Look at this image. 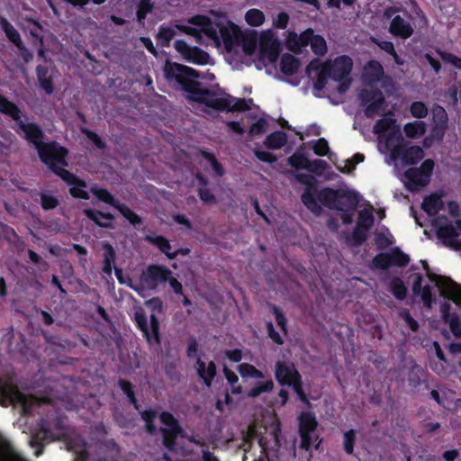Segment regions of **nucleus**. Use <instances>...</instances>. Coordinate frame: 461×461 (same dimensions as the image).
<instances>
[{"label": "nucleus", "mask_w": 461, "mask_h": 461, "mask_svg": "<svg viewBox=\"0 0 461 461\" xmlns=\"http://www.w3.org/2000/svg\"><path fill=\"white\" fill-rule=\"evenodd\" d=\"M240 375L244 378H263L264 374L262 371L256 368L253 365L249 363H242L238 366Z\"/></svg>", "instance_id": "nucleus-50"}, {"label": "nucleus", "mask_w": 461, "mask_h": 461, "mask_svg": "<svg viewBox=\"0 0 461 461\" xmlns=\"http://www.w3.org/2000/svg\"><path fill=\"white\" fill-rule=\"evenodd\" d=\"M162 435V444L169 451H174L176 446V439L179 436H183L184 429H160Z\"/></svg>", "instance_id": "nucleus-34"}, {"label": "nucleus", "mask_w": 461, "mask_h": 461, "mask_svg": "<svg viewBox=\"0 0 461 461\" xmlns=\"http://www.w3.org/2000/svg\"><path fill=\"white\" fill-rule=\"evenodd\" d=\"M383 76L384 68L382 65L378 61H369L366 77L369 80L370 84L379 82L382 79Z\"/></svg>", "instance_id": "nucleus-43"}, {"label": "nucleus", "mask_w": 461, "mask_h": 461, "mask_svg": "<svg viewBox=\"0 0 461 461\" xmlns=\"http://www.w3.org/2000/svg\"><path fill=\"white\" fill-rule=\"evenodd\" d=\"M294 178L300 184L306 185V189L301 196L302 203L315 215L321 214V207L315 198V194L319 193L315 177L306 173H296Z\"/></svg>", "instance_id": "nucleus-9"}, {"label": "nucleus", "mask_w": 461, "mask_h": 461, "mask_svg": "<svg viewBox=\"0 0 461 461\" xmlns=\"http://www.w3.org/2000/svg\"><path fill=\"white\" fill-rule=\"evenodd\" d=\"M0 461H29L17 452L11 442L0 435Z\"/></svg>", "instance_id": "nucleus-22"}, {"label": "nucleus", "mask_w": 461, "mask_h": 461, "mask_svg": "<svg viewBox=\"0 0 461 461\" xmlns=\"http://www.w3.org/2000/svg\"><path fill=\"white\" fill-rule=\"evenodd\" d=\"M430 282H435L440 291V295L453 301L456 305L461 303V286L450 278H447L436 274H429Z\"/></svg>", "instance_id": "nucleus-11"}, {"label": "nucleus", "mask_w": 461, "mask_h": 461, "mask_svg": "<svg viewBox=\"0 0 461 461\" xmlns=\"http://www.w3.org/2000/svg\"><path fill=\"white\" fill-rule=\"evenodd\" d=\"M117 211L133 226L140 225L143 221L142 218L130 209L125 203L118 205Z\"/></svg>", "instance_id": "nucleus-46"}, {"label": "nucleus", "mask_w": 461, "mask_h": 461, "mask_svg": "<svg viewBox=\"0 0 461 461\" xmlns=\"http://www.w3.org/2000/svg\"><path fill=\"white\" fill-rule=\"evenodd\" d=\"M0 397L11 402L23 400V394L10 378L0 377Z\"/></svg>", "instance_id": "nucleus-18"}, {"label": "nucleus", "mask_w": 461, "mask_h": 461, "mask_svg": "<svg viewBox=\"0 0 461 461\" xmlns=\"http://www.w3.org/2000/svg\"><path fill=\"white\" fill-rule=\"evenodd\" d=\"M372 262L375 268L381 270L388 269L390 267H392L390 252L378 253L377 255L375 256Z\"/></svg>", "instance_id": "nucleus-60"}, {"label": "nucleus", "mask_w": 461, "mask_h": 461, "mask_svg": "<svg viewBox=\"0 0 461 461\" xmlns=\"http://www.w3.org/2000/svg\"><path fill=\"white\" fill-rule=\"evenodd\" d=\"M141 420L145 422L146 431L153 435L156 431V426L154 424V420L157 416V412L152 409L144 410L140 411Z\"/></svg>", "instance_id": "nucleus-51"}, {"label": "nucleus", "mask_w": 461, "mask_h": 461, "mask_svg": "<svg viewBox=\"0 0 461 461\" xmlns=\"http://www.w3.org/2000/svg\"><path fill=\"white\" fill-rule=\"evenodd\" d=\"M390 291L393 295L399 301H402L406 298L407 288L400 277H393L391 280Z\"/></svg>", "instance_id": "nucleus-44"}, {"label": "nucleus", "mask_w": 461, "mask_h": 461, "mask_svg": "<svg viewBox=\"0 0 461 461\" xmlns=\"http://www.w3.org/2000/svg\"><path fill=\"white\" fill-rule=\"evenodd\" d=\"M301 375L294 363L278 360L275 364V378L281 386H288Z\"/></svg>", "instance_id": "nucleus-14"}, {"label": "nucleus", "mask_w": 461, "mask_h": 461, "mask_svg": "<svg viewBox=\"0 0 461 461\" xmlns=\"http://www.w3.org/2000/svg\"><path fill=\"white\" fill-rule=\"evenodd\" d=\"M69 188V194L76 199L88 200L90 198L89 193L86 190L87 183L85 181L84 186H81L78 183H73Z\"/></svg>", "instance_id": "nucleus-61"}, {"label": "nucleus", "mask_w": 461, "mask_h": 461, "mask_svg": "<svg viewBox=\"0 0 461 461\" xmlns=\"http://www.w3.org/2000/svg\"><path fill=\"white\" fill-rule=\"evenodd\" d=\"M176 32L171 27L160 26L158 32V40L161 47H169L172 39L175 37Z\"/></svg>", "instance_id": "nucleus-55"}, {"label": "nucleus", "mask_w": 461, "mask_h": 461, "mask_svg": "<svg viewBox=\"0 0 461 461\" xmlns=\"http://www.w3.org/2000/svg\"><path fill=\"white\" fill-rule=\"evenodd\" d=\"M413 32L411 24L401 15L393 17L389 26V32L392 35L406 40L413 34Z\"/></svg>", "instance_id": "nucleus-16"}, {"label": "nucleus", "mask_w": 461, "mask_h": 461, "mask_svg": "<svg viewBox=\"0 0 461 461\" xmlns=\"http://www.w3.org/2000/svg\"><path fill=\"white\" fill-rule=\"evenodd\" d=\"M164 75L168 82H175L181 86L182 89L189 94V99L199 104H203V101L212 95L211 87H203L202 84L195 80L199 77L198 72L185 65L176 62H166L164 65Z\"/></svg>", "instance_id": "nucleus-1"}, {"label": "nucleus", "mask_w": 461, "mask_h": 461, "mask_svg": "<svg viewBox=\"0 0 461 461\" xmlns=\"http://www.w3.org/2000/svg\"><path fill=\"white\" fill-rule=\"evenodd\" d=\"M0 113L9 116L15 122H19L22 119V111L16 104L10 101L7 97L0 94Z\"/></svg>", "instance_id": "nucleus-29"}, {"label": "nucleus", "mask_w": 461, "mask_h": 461, "mask_svg": "<svg viewBox=\"0 0 461 461\" xmlns=\"http://www.w3.org/2000/svg\"><path fill=\"white\" fill-rule=\"evenodd\" d=\"M436 52L444 62L450 63L456 69L461 70V58H458L453 53L441 50L440 49H437Z\"/></svg>", "instance_id": "nucleus-62"}, {"label": "nucleus", "mask_w": 461, "mask_h": 461, "mask_svg": "<svg viewBox=\"0 0 461 461\" xmlns=\"http://www.w3.org/2000/svg\"><path fill=\"white\" fill-rule=\"evenodd\" d=\"M328 167L329 165L325 160L314 159L309 160L308 167H306V170L317 176H321Z\"/></svg>", "instance_id": "nucleus-64"}, {"label": "nucleus", "mask_w": 461, "mask_h": 461, "mask_svg": "<svg viewBox=\"0 0 461 461\" xmlns=\"http://www.w3.org/2000/svg\"><path fill=\"white\" fill-rule=\"evenodd\" d=\"M323 65L328 70L330 77L339 82V93L344 94L348 91L351 85V78L349 77L353 67L351 58L347 55H341L337 57L333 61H326Z\"/></svg>", "instance_id": "nucleus-6"}, {"label": "nucleus", "mask_w": 461, "mask_h": 461, "mask_svg": "<svg viewBox=\"0 0 461 461\" xmlns=\"http://www.w3.org/2000/svg\"><path fill=\"white\" fill-rule=\"evenodd\" d=\"M212 95L208 96L203 104L219 112H247L251 110L252 98H234L227 94L220 86L214 85L210 90Z\"/></svg>", "instance_id": "nucleus-2"}, {"label": "nucleus", "mask_w": 461, "mask_h": 461, "mask_svg": "<svg viewBox=\"0 0 461 461\" xmlns=\"http://www.w3.org/2000/svg\"><path fill=\"white\" fill-rule=\"evenodd\" d=\"M37 78L41 87L47 95H51L54 90L53 78L49 76V68L45 66L39 65L36 68Z\"/></svg>", "instance_id": "nucleus-33"}, {"label": "nucleus", "mask_w": 461, "mask_h": 461, "mask_svg": "<svg viewBox=\"0 0 461 461\" xmlns=\"http://www.w3.org/2000/svg\"><path fill=\"white\" fill-rule=\"evenodd\" d=\"M196 373L199 378L207 387H211L212 381L217 375V366L213 361H210L207 365L201 357H197L195 361Z\"/></svg>", "instance_id": "nucleus-17"}, {"label": "nucleus", "mask_w": 461, "mask_h": 461, "mask_svg": "<svg viewBox=\"0 0 461 461\" xmlns=\"http://www.w3.org/2000/svg\"><path fill=\"white\" fill-rule=\"evenodd\" d=\"M257 45L258 40L256 36H243L241 34L240 46H241L243 52L247 56H251L252 54L255 53L257 50Z\"/></svg>", "instance_id": "nucleus-52"}, {"label": "nucleus", "mask_w": 461, "mask_h": 461, "mask_svg": "<svg viewBox=\"0 0 461 461\" xmlns=\"http://www.w3.org/2000/svg\"><path fill=\"white\" fill-rule=\"evenodd\" d=\"M432 121L435 131H439V138H443L448 122L447 113L444 107L439 104H435L432 107Z\"/></svg>", "instance_id": "nucleus-27"}, {"label": "nucleus", "mask_w": 461, "mask_h": 461, "mask_svg": "<svg viewBox=\"0 0 461 461\" xmlns=\"http://www.w3.org/2000/svg\"><path fill=\"white\" fill-rule=\"evenodd\" d=\"M287 142V135L285 131H276L267 136L264 144L270 149H278Z\"/></svg>", "instance_id": "nucleus-36"}, {"label": "nucleus", "mask_w": 461, "mask_h": 461, "mask_svg": "<svg viewBox=\"0 0 461 461\" xmlns=\"http://www.w3.org/2000/svg\"><path fill=\"white\" fill-rule=\"evenodd\" d=\"M390 257L392 261V266H396L399 267H406L410 262V257L401 250L400 248L395 247L392 249L390 251Z\"/></svg>", "instance_id": "nucleus-49"}, {"label": "nucleus", "mask_w": 461, "mask_h": 461, "mask_svg": "<svg viewBox=\"0 0 461 461\" xmlns=\"http://www.w3.org/2000/svg\"><path fill=\"white\" fill-rule=\"evenodd\" d=\"M102 249L104 251V259L102 271L106 276H111L113 269L115 267L116 261V251L112 244L105 241L102 243Z\"/></svg>", "instance_id": "nucleus-25"}, {"label": "nucleus", "mask_w": 461, "mask_h": 461, "mask_svg": "<svg viewBox=\"0 0 461 461\" xmlns=\"http://www.w3.org/2000/svg\"><path fill=\"white\" fill-rule=\"evenodd\" d=\"M303 146L296 149L287 159L288 164L296 170L306 169L308 167L309 158L302 151Z\"/></svg>", "instance_id": "nucleus-37"}, {"label": "nucleus", "mask_w": 461, "mask_h": 461, "mask_svg": "<svg viewBox=\"0 0 461 461\" xmlns=\"http://www.w3.org/2000/svg\"><path fill=\"white\" fill-rule=\"evenodd\" d=\"M209 54L197 46H194L185 60L197 65H206L209 61Z\"/></svg>", "instance_id": "nucleus-40"}, {"label": "nucleus", "mask_w": 461, "mask_h": 461, "mask_svg": "<svg viewBox=\"0 0 461 461\" xmlns=\"http://www.w3.org/2000/svg\"><path fill=\"white\" fill-rule=\"evenodd\" d=\"M221 23H212L208 22L203 28L202 32L210 40L213 41L217 46L220 45L219 28Z\"/></svg>", "instance_id": "nucleus-54"}, {"label": "nucleus", "mask_w": 461, "mask_h": 461, "mask_svg": "<svg viewBox=\"0 0 461 461\" xmlns=\"http://www.w3.org/2000/svg\"><path fill=\"white\" fill-rule=\"evenodd\" d=\"M357 430L349 429L343 434V449L348 455H353L357 439Z\"/></svg>", "instance_id": "nucleus-58"}, {"label": "nucleus", "mask_w": 461, "mask_h": 461, "mask_svg": "<svg viewBox=\"0 0 461 461\" xmlns=\"http://www.w3.org/2000/svg\"><path fill=\"white\" fill-rule=\"evenodd\" d=\"M404 177L407 180L406 186L410 191H415L419 187H424L429 180L424 176L417 167H410L404 172Z\"/></svg>", "instance_id": "nucleus-21"}, {"label": "nucleus", "mask_w": 461, "mask_h": 461, "mask_svg": "<svg viewBox=\"0 0 461 461\" xmlns=\"http://www.w3.org/2000/svg\"><path fill=\"white\" fill-rule=\"evenodd\" d=\"M274 387L275 384L272 379H267L264 382L258 381L255 383L254 386L249 390L247 396L249 398H257L264 393L272 392Z\"/></svg>", "instance_id": "nucleus-38"}, {"label": "nucleus", "mask_w": 461, "mask_h": 461, "mask_svg": "<svg viewBox=\"0 0 461 461\" xmlns=\"http://www.w3.org/2000/svg\"><path fill=\"white\" fill-rule=\"evenodd\" d=\"M404 132L408 138H415L420 137L425 134L426 132V125L422 121H415L412 122H408L404 125Z\"/></svg>", "instance_id": "nucleus-41"}, {"label": "nucleus", "mask_w": 461, "mask_h": 461, "mask_svg": "<svg viewBox=\"0 0 461 461\" xmlns=\"http://www.w3.org/2000/svg\"><path fill=\"white\" fill-rule=\"evenodd\" d=\"M83 213L97 227L104 229L114 228V225L112 222V221L114 219V216L111 212H104L95 209L87 208L83 210Z\"/></svg>", "instance_id": "nucleus-19"}, {"label": "nucleus", "mask_w": 461, "mask_h": 461, "mask_svg": "<svg viewBox=\"0 0 461 461\" xmlns=\"http://www.w3.org/2000/svg\"><path fill=\"white\" fill-rule=\"evenodd\" d=\"M268 308L270 312L275 315L277 326L281 329L284 334L286 335L288 332V321L285 313L276 304L269 303Z\"/></svg>", "instance_id": "nucleus-48"}, {"label": "nucleus", "mask_w": 461, "mask_h": 461, "mask_svg": "<svg viewBox=\"0 0 461 461\" xmlns=\"http://www.w3.org/2000/svg\"><path fill=\"white\" fill-rule=\"evenodd\" d=\"M133 321L149 345L160 346L159 321L154 313L150 314L149 324L145 311L140 307L134 312Z\"/></svg>", "instance_id": "nucleus-8"}, {"label": "nucleus", "mask_w": 461, "mask_h": 461, "mask_svg": "<svg viewBox=\"0 0 461 461\" xmlns=\"http://www.w3.org/2000/svg\"><path fill=\"white\" fill-rule=\"evenodd\" d=\"M145 240L156 246L162 253H164L169 259H175L177 255L179 254V250L171 251V245L169 240L162 236V235H157V236H150L147 235L145 237Z\"/></svg>", "instance_id": "nucleus-24"}, {"label": "nucleus", "mask_w": 461, "mask_h": 461, "mask_svg": "<svg viewBox=\"0 0 461 461\" xmlns=\"http://www.w3.org/2000/svg\"><path fill=\"white\" fill-rule=\"evenodd\" d=\"M318 200L323 206L336 211H355L359 203L357 192L330 187L321 189L318 193Z\"/></svg>", "instance_id": "nucleus-3"}, {"label": "nucleus", "mask_w": 461, "mask_h": 461, "mask_svg": "<svg viewBox=\"0 0 461 461\" xmlns=\"http://www.w3.org/2000/svg\"><path fill=\"white\" fill-rule=\"evenodd\" d=\"M314 32L312 29H307L303 32L299 36L296 33H294V46H292V38L289 40V47L293 50H301L302 48H305L311 44L312 38L314 36Z\"/></svg>", "instance_id": "nucleus-35"}, {"label": "nucleus", "mask_w": 461, "mask_h": 461, "mask_svg": "<svg viewBox=\"0 0 461 461\" xmlns=\"http://www.w3.org/2000/svg\"><path fill=\"white\" fill-rule=\"evenodd\" d=\"M289 387H292L293 391L296 393L298 399L304 404L310 406L311 402L309 401V398L307 394L305 393L303 390V378L300 376L296 380L293 381L289 385Z\"/></svg>", "instance_id": "nucleus-57"}, {"label": "nucleus", "mask_w": 461, "mask_h": 461, "mask_svg": "<svg viewBox=\"0 0 461 461\" xmlns=\"http://www.w3.org/2000/svg\"><path fill=\"white\" fill-rule=\"evenodd\" d=\"M68 155V149L65 147L59 146L55 151L49 154V158L46 162H43L55 175L59 176L68 185L73 183H78L81 186H84L85 180L79 178L69 170L59 166L61 164L67 166L66 157Z\"/></svg>", "instance_id": "nucleus-7"}, {"label": "nucleus", "mask_w": 461, "mask_h": 461, "mask_svg": "<svg viewBox=\"0 0 461 461\" xmlns=\"http://www.w3.org/2000/svg\"><path fill=\"white\" fill-rule=\"evenodd\" d=\"M153 10V4L150 0H140V3L137 6V21L140 24L143 25L144 21L149 13H151Z\"/></svg>", "instance_id": "nucleus-53"}, {"label": "nucleus", "mask_w": 461, "mask_h": 461, "mask_svg": "<svg viewBox=\"0 0 461 461\" xmlns=\"http://www.w3.org/2000/svg\"><path fill=\"white\" fill-rule=\"evenodd\" d=\"M24 134V139L37 149L41 162H46L49 154L55 151L59 146L57 141L44 142V132L41 126L35 122L25 123L22 120L17 123Z\"/></svg>", "instance_id": "nucleus-4"}, {"label": "nucleus", "mask_w": 461, "mask_h": 461, "mask_svg": "<svg viewBox=\"0 0 461 461\" xmlns=\"http://www.w3.org/2000/svg\"><path fill=\"white\" fill-rule=\"evenodd\" d=\"M89 190L90 193H92L98 201L113 206L116 210L118 205H121L122 203L108 189L100 187L96 184L91 185Z\"/></svg>", "instance_id": "nucleus-30"}, {"label": "nucleus", "mask_w": 461, "mask_h": 461, "mask_svg": "<svg viewBox=\"0 0 461 461\" xmlns=\"http://www.w3.org/2000/svg\"><path fill=\"white\" fill-rule=\"evenodd\" d=\"M374 221L375 218L372 212L365 209L359 212L357 225L366 229V230H369L374 224Z\"/></svg>", "instance_id": "nucleus-59"}, {"label": "nucleus", "mask_w": 461, "mask_h": 461, "mask_svg": "<svg viewBox=\"0 0 461 461\" xmlns=\"http://www.w3.org/2000/svg\"><path fill=\"white\" fill-rule=\"evenodd\" d=\"M0 26L7 39L19 50H24V44L18 31L4 16H0Z\"/></svg>", "instance_id": "nucleus-28"}, {"label": "nucleus", "mask_w": 461, "mask_h": 461, "mask_svg": "<svg viewBox=\"0 0 461 461\" xmlns=\"http://www.w3.org/2000/svg\"><path fill=\"white\" fill-rule=\"evenodd\" d=\"M159 420L161 423L164 425V427H161L160 429H166L170 430L182 429V426L180 425L178 420L170 411H162L159 414Z\"/></svg>", "instance_id": "nucleus-47"}, {"label": "nucleus", "mask_w": 461, "mask_h": 461, "mask_svg": "<svg viewBox=\"0 0 461 461\" xmlns=\"http://www.w3.org/2000/svg\"><path fill=\"white\" fill-rule=\"evenodd\" d=\"M172 275L171 270L158 265L149 266L141 275V281L149 288H156L158 284L164 283Z\"/></svg>", "instance_id": "nucleus-13"}, {"label": "nucleus", "mask_w": 461, "mask_h": 461, "mask_svg": "<svg viewBox=\"0 0 461 461\" xmlns=\"http://www.w3.org/2000/svg\"><path fill=\"white\" fill-rule=\"evenodd\" d=\"M259 53L262 58H267L269 62L275 63L280 55L279 45L276 40L261 39Z\"/></svg>", "instance_id": "nucleus-23"}, {"label": "nucleus", "mask_w": 461, "mask_h": 461, "mask_svg": "<svg viewBox=\"0 0 461 461\" xmlns=\"http://www.w3.org/2000/svg\"><path fill=\"white\" fill-rule=\"evenodd\" d=\"M411 115L417 119H423L428 115V107L421 101H414L410 106Z\"/></svg>", "instance_id": "nucleus-63"}, {"label": "nucleus", "mask_w": 461, "mask_h": 461, "mask_svg": "<svg viewBox=\"0 0 461 461\" xmlns=\"http://www.w3.org/2000/svg\"><path fill=\"white\" fill-rule=\"evenodd\" d=\"M436 235L442 243L454 250H461V219L452 221L445 215L438 216L432 221Z\"/></svg>", "instance_id": "nucleus-5"}, {"label": "nucleus", "mask_w": 461, "mask_h": 461, "mask_svg": "<svg viewBox=\"0 0 461 461\" xmlns=\"http://www.w3.org/2000/svg\"><path fill=\"white\" fill-rule=\"evenodd\" d=\"M443 201L441 197L436 194H431L424 197L423 202L421 203L422 210L429 216L437 215L439 211L443 209Z\"/></svg>", "instance_id": "nucleus-31"}, {"label": "nucleus", "mask_w": 461, "mask_h": 461, "mask_svg": "<svg viewBox=\"0 0 461 461\" xmlns=\"http://www.w3.org/2000/svg\"><path fill=\"white\" fill-rule=\"evenodd\" d=\"M54 439H55V437H54L52 431L50 430V429L44 425H41L40 430L38 432H36L35 434H33L30 440L31 447L35 449V451H34L35 456L38 457L43 454V451H44L43 441L44 440H54Z\"/></svg>", "instance_id": "nucleus-20"}, {"label": "nucleus", "mask_w": 461, "mask_h": 461, "mask_svg": "<svg viewBox=\"0 0 461 461\" xmlns=\"http://www.w3.org/2000/svg\"><path fill=\"white\" fill-rule=\"evenodd\" d=\"M300 66V59L290 53H285L281 57L280 70L284 75H295L298 72Z\"/></svg>", "instance_id": "nucleus-32"}, {"label": "nucleus", "mask_w": 461, "mask_h": 461, "mask_svg": "<svg viewBox=\"0 0 461 461\" xmlns=\"http://www.w3.org/2000/svg\"><path fill=\"white\" fill-rule=\"evenodd\" d=\"M219 28L220 41H221L226 52L231 53L235 47H239L241 38L240 27L231 21L221 23Z\"/></svg>", "instance_id": "nucleus-12"}, {"label": "nucleus", "mask_w": 461, "mask_h": 461, "mask_svg": "<svg viewBox=\"0 0 461 461\" xmlns=\"http://www.w3.org/2000/svg\"><path fill=\"white\" fill-rule=\"evenodd\" d=\"M385 98L381 93V95H378V98L374 100L366 105V109L364 111L365 115L367 118H373L375 115L379 114L380 112L384 110Z\"/></svg>", "instance_id": "nucleus-42"}, {"label": "nucleus", "mask_w": 461, "mask_h": 461, "mask_svg": "<svg viewBox=\"0 0 461 461\" xmlns=\"http://www.w3.org/2000/svg\"><path fill=\"white\" fill-rule=\"evenodd\" d=\"M400 155L403 164L416 165L423 158L424 151L420 146L412 145L407 148H402L400 149Z\"/></svg>", "instance_id": "nucleus-26"}, {"label": "nucleus", "mask_w": 461, "mask_h": 461, "mask_svg": "<svg viewBox=\"0 0 461 461\" xmlns=\"http://www.w3.org/2000/svg\"><path fill=\"white\" fill-rule=\"evenodd\" d=\"M312 51L317 56H324L327 53V43L325 39L319 35L315 34L312 38V41L310 44Z\"/></svg>", "instance_id": "nucleus-56"}, {"label": "nucleus", "mask_w": 461, "mask_h": 461, "mask_svg": "<svg viewBox=\"0 0 461 461\" xmlns=\"http://www.w3.org/2000/svg\"><path fill=\"white\" fill-rule=\"evenodd\" d=\"M389 114L391 115L390 117H384L376 121L373 129L374 133L378 135L385 134L391 128L395 126L396 119L393 118V113L390 112Z\"/></svg>", "instance_id": "nucleus-39"}, {"label": "nucleus", "mask_w": 461, "mask_h": 461, "mask_svg": "<svg viewBox=\"0 0 461 461\" xmlns=\"http://www.w3.org/2000/svg\"><path fill=\"white\" fill-rule=\"evenodd\" d=\"M299 435L301 438L300 448L309 450L312 446L311 433L315 431L318 421L313 412L303 411L298 416Z\"/></svg>", "instance_id": "nucleus-10"}, {"label": "nucleus", "mask_w": 461, "mask_h": 461, "mask_svg": "<svg viewBox=\"0 0 461 461\" xmlns=\"http://www.w3.org/2000/svg\"><path fill=\"white\" fill-rule=\"evenodd\" d=\"M245 21L249 25L258 27L264 23L265 14L261 10L252 8L247 11L245 14Z\"/></svg>", "instance_id": "nucleus-45"}, {"label": "nucleus", "mask_w": 461, "mask_h": 461, "mask_svg": "<svg viewBox=\"0 0 461 461\" xmlns=\"http://www.w3.org/2000/svg\"><path fill=\"white\" fill-rule=\"evenodd\" d=\"M414 282L412 285V293L415 295H420L421 301L426 308H431L436 299L432 294V288L430 285H426L422 286L423 277L420 274H415Z\"/></svg>", "instance_id": "nucleus-15"}]
</instances>
